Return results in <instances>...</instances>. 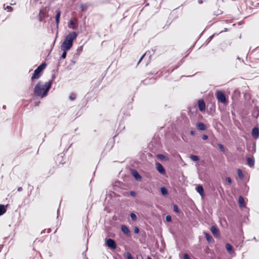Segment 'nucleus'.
<instances>
[{
	"instance_id": "obj_1",
	"label": "nucleus",
	"mask_w": 259,
	"mask_h": 259,
	"mask_svg": "<svg viewBox=\"0 0 259 259\" xmlns=\"http://www.w3.org/2000/svg\"><path fill=\"white\" fill-rule=\"evenodd\" d=\"M52 83V80L46 82L44 84H42L41 82L39 81L34 88V95L41 98L46 97L51 88Z\"/></svg>"
},
{
	"instance_id": "obj_2",
	"label": "nucleus",
	"mask_w": 259,
	"mask_h": 259,
	"mask_svg": "<svg viewBox=\"0 0 259 259\" xmlns=\"http://www.w3.org/2000/svg\"><path fill=\"white\" fill-rule=\"evenodd\" d=\"M77 33L74 31L71 32L65 37L61 46V50H69L72 47L73 41L76 39Z\"/></svg>"
},
{
	"instance_id": "obj_3",
	"label": "nucleus",
	"mask_w": 259,
	"mask_h": 259,
	"mask_svg": "<svg viewBox=\"0 0 259 259\" xmlns=\"http://www.w3.org/2000/svg\"><path fill=\"white\" fill-rule=\"evenodd\" d=\"M46 64L42 63L35 70L31 77V79H38L41 75L42 70L46 68Z\"/></svg>"
},
{
	"instance_id": "obj_4",
	"label": "nucleus",
	"mask_w": 259,
	"mask_h": 259,
	"mask_svg": "<svg viewBox=\"0 0 259 259\" xmlns=\"http://www.w3.org/2000/svg\"><path fill=\"white\" fill-rule=\"evenodd\" d=\"M106 245L111 249L116 248L117 245L115 241L111 238L106 239L105 241Z\"/></svg>"
},
{
	"instance_id": "obj_5",
	"label": "nucleus",
	"mask_w": 259,
	"mask_h": 259,
	"mask_svg": "<svg viewBox=\"0 0 259 259\" xmlns=\"http://www.w3.org/2000/svg\"><path fill=\"white\" fill-rule=\"evenodd\" d=\"M216 96L219 101L223 103L226 102L225 95L221 91H218L216 93Z\"/></svg>"
},
{
	"instance_id": "obj_6",
	"label": "nucleus",
	"mask_w": 259,
	"mask_h": 259,
	"mask_svg": "<svg viewBox=\"0 0 259 259\" xmlns=\"http://www.w3.org/2000/svg\"><path fill=\"white\" fill-rule=\"evenodd\" d=\"M156 169L159 171V172L161 174H164L165 173V171L164 168L161 164L159 162H157L156 163Z\"/></svg>"
},
{
	"instance_id": "obj_7",
	"label": "nucleus",
	"mask_w": 259,
	"mask_h": 259,
	"mask_svg": "<svg viewBox=\"0 0 259 259\" xmlns=\"http://www.w3.org/2000/svg\"><path fill=\"white\" fill-rule=\"evenodd\" d=\"M251 136L255 139H258L259 138V129L258 128L255 127H254L251 132Z\"/></svg>"
},
{
	"instance_id": "obj_8",
	"label": "nucleus",
	"mask_w": 259,
	"mask_h": 259,
	"mask_svg": "<svg viewBox=\"0 0 259 259\" xmlns=\"http://www.w3.org/2000/svg\"><path fill=\"white\" fill-rule=\"evenodd\" d=\"M121 229L122 232L124 234H125L126 235H127L128 236H131L130 231L129 229H128V228L126 226L121 225Z\"/></svg>"
},
{
	"instance_id": "obj_9",
	"label": "nucleus",
	"mask_w": 259,
	"mask_h": 259,
	"mask_svg": "<svg viewBox=\"0 0 259 259\" xmlns=\"http://www.w3.org/2000/svg\"><path fill=\"white\" fill-rule=\"evenodd\" d=\"M198 107L201 111H203L205 110V104L203 100H199L198 102Z\"/></svg>"
},
{
	"instance_id": "obj_10",
	"label": "nucleus",
	"mask_w": 259,
	"mask_h": 259,
	"mask_svg": "<svg viewBox=\"0 0 259 259\" xmlns=\"http://www.w3.org/2000/svg\"><path fill=\"white\" fill-rule=\"evenodd\" d=\"M210 231L214 236L216 237L218 236L219 232V230L216 227L212 226L210 228Z\"/></svg>"
},
{
	"instance_id": "obj_11",
	"label": "nucleus",
	"mask_w": 259,
	"mask_h": 259,
	"mask_svg": "<svg viewBox=\"0 0 259 259\" xmlns=\"http://www.w3.org/2000/svg\"><path fill=\"white\" fill-rule=\"evenodd\" d=\"M196 191L202 197L204 196V190H203V188L202 186H201V185L198 186L196 188Z\"/></svg>"
},
{
	"instance_id": "obj_12",
	"label": "nucleus",
	"mask_w": 259,
	"mask_h": 259,
	"mask_svg": "<svg viewBox=\"0 0 259 259\" xmlns=\"http://www.w3.org/2000/svg\"><path fill=\"white\" fill-rule=\"evenodd\" d=\"M197 128L200 131H204L206 129V126L202 122H198L196 124Z\"/></svg>"
},
{
	"instance_id": "obj_13",
	"label": "nucleus",
	"mask_w": 259,
	"mask_h": 259,
	"mask_svg": "<svg viewBox=\"0 0 259 259\" xmlns=\"http://www.w3.org/2000/svg\"><path fill=\"white\" fill-rule=\"evenodd\" d=\"M133 176L135 177L136 180L137 181H141L142 179L141 176L139 175V174L138 172L136 170H134L133 173Z\"/></svg>"
},
{
	"instance_id": "obj_14",
	"label": "nucleus",
	"mask_w": 259,
	"mask_h": 259,
	"mask_svg": "<svg viewBox=\"0 0 259 259\" xmlns=\"http://www.w3.org/2000/svg\"><path fill=\"white\" fill-rule=\"evenodd\" d=\"M204 235H205V237L207 241L209 243H211L213 241V239L212 238V237L209 234H208V233L205 232Z\"/></svg>"
},
{
	"instance_id": "obj_15",
	"label": "nucleus",
	"mask_w": 259,
	"mask_h": 259,
	"mask_svg": "<svg viewBox=\"0 0 259 259\" xmlns=\"http://www.w3.org/2000/svg\"><path fill=\"white\" fill-rule=\"evenodd\" d=\"M61 16V11L58 10L57 11V13L55 16L56 22L57 25H58L60 21V17Z\"/></svg>"
},
{
	"instance_id": "obj_16",
	"label": "nucleus",
	"mask_w": 259,
	"mask_h": 259,
	"mask_svg": "<svg viewBox=\"0 0 259 259\" xmlns=\"http://www.w3.org/2000/svg\"><path fill=\"white\" fill-rule=\"evenodd\" d=\"M238 203L239 204V206L241 207L244 206V205H245L244 200L242 196H239V197L238 198Z\"/></svg>"
},
{
	"instance_id": "obj_17",
	"label": "nucleus",
	"mask_w": 259,
	"mask_h": 259,
	"mask_svg": "<svg viewBox=\"0 0 259 259\" xmlns=\"http://www.w3.org/2000/svg\"><path fill=\"white\" fill-rule=\"evenodd\" d=\"M69 27L73 29H76V24L72 19H70L69 21Z\"/></svg>"
},
{
	"instance_id": "obj_18",
	"label": "nucleus",
	"mask_w": 259,
	"mask_h": 259,
	"mask_svg": "<svg viewBox=\"0 0 259 259\" xmlns=\"http://www.w3.org/2000/svg\"><path fill=\"white\" fill-rule=\"evenodd\" d=\"M247 164L250 167H252L254 165V161L251 158L248 157L247 158Z\"/></svg>"
},
{
	"instance_id": "obj_19",
	"label": "nucleus",
	"mask_w": 259,
	"mask_h": 259,
	"mask_svg": "<svg viewBox=\"0 0 259 259\" xmlns=\"http://www.w3.org/2000/svg\"><path fill=\"white\" fill-rule=\"evenodd\" d=\"M6 212V209L5 207V206L2 204H0V215H3Z\"/></svg>"
},
{
	"instance_id": "obj_20",
	"label": "nucleus",
	"mask_w": 259,
	"mask_h": 259,
	"mask_svg": "<svg viewBox=\"0 0 259 259\" xmlns=\"http://www.w3.org/2000/svg\"><path fill=\"white\" fill-rule=\"evenodd\" d=\"M160 192L162 195H166L168 193L167 189L164 187L160 188Z\"/></svg>"
},
{
	"instance_id": "obj_21",
	"label": "nucleus",
	"mask_w": 259,
	"mask_h": 259,
	"mask_svg": "<svg viewBox=\"0 0 259 259\" xmlns=\"http://www.w3.org/2000/svg\"><path fill=\"white\" fill-rule=\"evenodd\" d=\"M226 249L227 250V251L228 252H231L232 251L233 247H232V245L230 244L227 243L226 244Z\"/></svg>"
},
{
	"instance_id": "obj_22",
	"label": "nucleus",
	"mask_w": 259,
	"mask_h": 259,
	"mask_svg": "<svg viewBox=\"0 0 259 259\" xmlns=\"http://www.w3.org/2000/svg\"><path fill=\"white\" fill-rule=\"evenodd\" d=\"M190 158L194 161H198L199 160L198 156L194 155H191Z\"/></svg>"
},
{
	"instance_id": "obj_23",
	"label": "nucleus",
	"mask_w": 259,
	"mask_h": 259,
	"mask_svg": "<svg viewBox=\"0 0 259 259\" xmlns=\"http://www.w3.org/2000/svg\"><path fill=\"white\" fill-rule=\"evenodd\" d=\"M218 145L221 151H222L223 152H226V150L225 148L224 147V146L222 144L219 143L218 144Z\"/></svg>"
},
{
	"instance_id": "obj_24",
	"label": "nucleus",
	"mask_w": 259,
	"mask_h": 259,
	"mask_svg": "<svg viewBox=\"0 0 259 259\" xmlns=\"http://www.w3.org/2000/svg\"><path fill=\"white\" fill-rule=\"evenodd\" d=\"M237 173H238V176L239 177V178H240L241 179H243V173L240 169H238Z\"/></svg>"
},
{
	"instance_id": "obj_25",
	"label": "nucleus",
	"mask_w": 259,
	"mask_h": 259,
	"mask_svg": "<svg viewBox=\"0 0 259 259\" xmlns=\"http://www.w3.org/2000/svg\"><path fill=\"white\" fill-rule=\"evenodd\" d=\"M76 98V95L74 93H71L69 96V99L70 100H74Z\"/></svg>"
},
{
	"instance_id": "obj_26",
	"label": "nucleus",
	"mask_w": 259,
	"mask_h": 259,
	"mask_svg": "<svg viewBox=\"0 0 259 259\" xmlns=\"http://www.w3.org/2000/svg\"><path fill=\"white\" fill-rule=\"evenodd\" d=\"M80 8L82 11H84L87 9L88 6L86 4H82L80 6Z\"/></svg>"
},
{
	"instance_id": "obj_27",
	"label": "nucleus",
	"mask_w": 259,
	"mask_h": 259,
	"mask_svg": "<svg viewBox=\"0 0 259 259\" xmlns=\"http://www.w3.org/2000/svg\"><path fill=\"white\" fill-rule=\"evenodd\" d=\"M173 210L176 212H177V213H179L180 212V210L178 208V206L177 205H174L173 206Z\"/></svg>"
},
{
	"instance_id": "obj_28",
	"label": "nucleus",
	"mask_w": 259,
	"mask_h": 259,
	"mask_svg": "<svg viewBox=\"0 0 259 259\" xmlns=\"http://www.w3.org/2000/svg\"><path fill=\"white\" fill-rule=\"evenodd\" d=\"M63 52L61 55V58L62 59H65L66 57V54H67V53L66 52L68 51V50H62Z\"/></svg>"
},
{
	"instance_id": "obj_29",
	"label": "nucleus",
	"mask_w": 259,
	"mask_h": 259,
	"mask_svg": "<svg viewBox=\"0 0 259 259\" xmlns=\"http://www.w3.org/2000/svg\"><path fill=\"white\" fill-rule=\"evenodd\" d=\"M131 218L133 221H136L137 219V216L134 213H131L130 214Z\"/></svg>"
},
{
	"instance_id": "obj_30",
	"label": "nucleus",
	"mask_w": 259,
	"mask_h": 259,
	"mask_svg": "<svg viewBox=\"0 0 259 259\" xmlns=\"http://www.w3.org/2000/svg\"><path fill=\"white\" fill-rule=\"evenodd\" d=\"M126 255L127 259H134L132 254L130 252H127Z\"/></svg>"
},
{
	"instance_id": "obj_31",
	"label": "nucleus",
	"mask_w": 259,
	"mask_h": 259,
	"mask_svg": "<svg viewBox=\"0 0 259 259\" xmlns=\"http://www.w3.org/2000/svg\"><path fill=\"white\" fill-rule=\"evenodd\" d=\"M134 233L136 234H138L139 233V229L137 227H135L134 229Z\"/></svg>"
},
{
	"instance_id": "obj_32",
	"label": "nucleus",
	"mask_w": 259,
	"mask_h": 259,
	"mask_svg": "<svg viewBox=\"0 0 259 259\" xmlns=\"http://www.w3.org/2000/svg\"><path fill=\"white\" fill-rule=\"evenodd\" d=\"M165 220L166 222H170L171 220V218L170 215H167L165 217Z\"/></svg>"
},
{
	"instance_id": "obj_33",
	"label": "nucleus",
	"mask_w": 259,
	"mask_h": 259,
	"mask_svg": "<svg viewBox=\"0 0 259 259\" xmlns=\"http://www.w3.org/2000/svg\"><path fill=\"white\" fill-rule=\"evenodd\" d=\"M226 181L229 184H231L232 183V180H231V178L230 177H227L226 179Z\"/></svg>"
},
{
	"instance_id": "obj_34",
	"label": "nucleus",
	"mask_w": 259,
	"mask_h": 259,
	"mask_svg": "<svg viewBox=\"0 0 259 259\" xmlns=\"http://www.w3.org/2000/svg\"><path fill=\"white\" fill-rule=\"evenodd\" d=\"M184 259H190V258L188 254L185 253L184 254Z\"/></svg>"
},
{
	"instance_id": "obj_35",
	"label": "nucleus",
	"mask_w": 259,
	"mask_h": 259,
	"mask_svg": "<svg viewBox=\"0 0 259 259\" xmlns=\"http://www.w3.org/2000/svg\"><path fill=\"white\" fill-rule=\"evenodd\" d=\"M202 138L204 140H206L208 139V136H207L206 135H203L202 137Z\"/></svg>"
},
{
	"instance_id": "obj_36",
	"label": "nucleus",
	"mask_w": 259,
	"mask_h": 259,
	"mask_svg": "<svg viewBox=\"0 0 259 259\" xmlns=\"http://www.w3.org/2000/svg\"><path fill=\"white\" fill-rule=\"evenodd\" d=\"M146 53H145L144 55L142 56V57L140 58V60H139L138 64H139V63L141 61L142 59L144 58V57L146 55Z\"/></svg>"
},
{
	"instance_id": "obj_37",
	"label": "nucleus",
	"mask_w": 259,
	"mask_h": 259,
	"mask_svg": "<svg viewBox=\"0 0 259 259\" xmlns=\"http://www.w3.org/2000/svg\"><path fill=\"white\" fill-rule=\"evenodd\" d=\"M130 194L131 195H132V196H136V192L135 191H131L130 192Z\"/></svg>"
},
{
	"instance_id": "obj_38",
	"label": "nucleus",
	"mask_w": 259,
	"mask_h": 259,
	"mask_svg": "<svg viewBox=\"0 0 259 259\" xmlns=\"http://www.w3.org/2000/svg\"><path fill=\"white\" fill-rule=\"evenodd\" d=\"M17 190L18 192H21L22 191V188L21 187H18Z\"/></svg>"
},
{
	"instance_id": "obj_39",
	"label": "nucleus",
	"mask_w": 259,
	"mask_h": 259,
	"mask_svg": "<svg viewBox=\"0 0 259 259\" xmlns=\"http://www.w3.org/2000/svg\"><path fill=\"white\" fill-rule=\"evenodd\" d=\"M195 132L194 131H191L190 132V134H191V135H195Z\"/></svg>"
},
{
	"instance_id": "obj_40",
	"label": "nucleus",
	"mask_w": 259,
	"mask_h": 259,
	"mask_svg": "<svg viewBox=\"0 0 259 259\" xmlns=\"http://www.w3.org/2000/svg\"><path fill=\"white\" fill-rule=\"evenodd\" d=\"M198 3L199 4H201L203 3V1L202 0H198Z\"/></svg>"
},
{
	"instance_id": "obj_41",
	"label": "nucleus",
	"mask_w": 259,
	"mask_h": 259,
	"mask_svg": "<svg viewBox=\"0 0 259 259\" xmlns=\"http://www.w3.org/2000/svg\"><path fill=\"white\" fill-rule=\"evenodd\" d=\"M7 9L9 10L12 9V7L11 6H7Z\"/></svg>"
},
{
	"instance_id": "obj_42",
	"label": "nucleus",
	"mask_w": 259,
	"mask_h": 259,
	"mask_svg": "<svg viewBox=\"0 0 259 259\" xmlns=\"http://www.w3.org/2000/svg\"><path fill=\"white\" fill-rule=\"evenodd\" d=\"M158 157L160 158H161L162 157H163V155H161V154H159L158 155Z\"/></svg>"
},
{
	"instance_id": "obj_43",
	"label": "nucleus",
	"mask_w": 259,
	"mask_h": 259,
	"mask_svg": "<svg viewBox=\"0 0 259 259\" xmlns=\"http://www.w3.org/2000/svg\"><path fill=\"white\" fill-rule=\"evenodd\" d=\"M147 259H152V258H151L150 256H148V257H147Z\"/></svg>"
},
{
	"instance_id": "obj_44",
	"label": "nucleus",
	"mask_w": 259,
	"mask_h": 259,
	"mask_svg": "<svg viewBox=\"0 0 259 259\" xmlns=\"http://www.w3.org/2000/svg\"><path fill=\"white\" fill-rule=\"evenodd\" d=\"M6 108V106H5V105H4V106H3V108Z\"/></svg>"
},
{
	"instance_id": "obj_45",
	"label": "nucleus",
	"mask_w": 259,
	"mask_h": 259,
	"mask_svg": "<svg viewBox=\"0 0 259 259\" xmlns=\"http://www.w3.org/2000/svg\"><path fill=\"white\" fill-rule=\"evenodd\" d=\"M237 59L240 60V58L239 57H238Z\"/></svg>"
}]
</instances>
